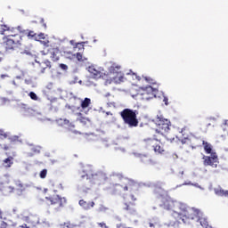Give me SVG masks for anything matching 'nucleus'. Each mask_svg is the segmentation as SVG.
Masks as SVG:
<instances>
[{"mask_svg": "<svg viewBox=\"0 0 228 228\" xmlns=\"http://www.w3.org/2000/svg\"><path fill=\"white\" fill-rule=\"evenodd\" d=\"M200 215V210L195 208H187L182 210V212H177L173 210L172 216L176 220V222H181L183 224H191V221L197 220Z\"/></svg>", "mask_w": 228, "mask_h": 228, "instance_id": "obj_1", "label": "nucleus"}, {"mask_svg": "<svg viewBox=\"0 0 228 228\" xmlns=\"http://www.w3.org/2000/svg\"><path fill=\"white\" fill-rule=\"evenodd\" d=\"M121 118H123L124 124H126L129 127H138V110H133L131 109H124L119 113Z\"/></svg>", "mask_w": 228, "mask_h": 228, "instance_id": "obj_2", "label": "nucleus"}, {"mask_svg": "<svg viewBox=\"0 0 228 228\" xmlns=\"http://www.w3.org/2000/svg\"><path fill=\"white\" fill-rule=\"evenodd\" d=\"M121 69L120 65L115 63L109 68V73L112 74L113 77L110 79H106V85H111L112 83L120 85V83H124V74Z\"/></svg>", "mask_w": 228, "mask_h": 228, "instance_id": "obj_3", "label": "nucleus"}, {"mask_svg": "<svg viewBox=\"0 0 228 228\" xmlns=\"http://www.w3.org/2000/svg\"><path fill=\"white\" fill-rule=\"evenodd\" d=\"M143 145L146 149H152L156 154H165V147H163L161 139L157 137L144 139Z\"/></svg>", "mask_w": 228, "mask_h": 228, "instance_id": "obj_4", "label": "nucleus"}, {"mask_svg": "<svg viewBox=\"0 0 228 228\" xmlns=\"http://www.w3.org/2000/svg\"><path fill=\"white\" fill-rule=\"evenodd\" d=\"M5 38L6 40L4 43L5 51H14L22 42V36L20 35H7Z\"/></svg>", "mask_w": 228, "mask_h": 228, "instance_id": "obj_5", "label": "nucleus"}, {"mask_svg": "<svg viewBox=\"0 0 228 228\" xmlns=\"http://www.w3.org/2000/svg\"><path fill=\"white\" fill-rule=\"evenodd\" d=\"M43 45L45 48L43 50L44 54H51L50 58L52 61H60V56L61 55V52L58 46L49 45V40L43 41Z\"/></svg>", "mask_w": 228, "mask_h": 228, "instance_id": "obj_6", "label": "nucleus"}, {"mask_svg": "<svg viewBox=\"0 0 228 228\" xmlns=\"http://www.w3.org/2000/svg\"><path fill=\"white\" fill-rule=\"evenodd\" d=\"M157 126L156 133L163 134V133H168L170 131V120L165 118L163 115H157L154 119Z\"/></svg>", "mask_w": 228, "mask_h": 228, "instance_id": "obj_7", "label": "nucleus"}, {"mask_svg": "<svg viewBox=\"0 0 228 228\" xmlns=\"http://www.w3.org/2000/svg\"><path fill=\"white\" fill-rule=\"evenodd\" d=\"M28 188V184L23 183L20 180H15L13 186L8 187L9 193H15V195H18V197H20L24 195V192L26 191Z\"/></svg>", "mask_w": 228, "mask_h": 228, "instance_id": "obj_8", "label": "nucleus"}, {"mask_svg": "<svg viewBox=\"0 0 228 228\" xmlns=\"http://www.w3.org/2000/svg\"><path fill=\"white\" fill-rule=\"evenodd\" d=\"M134 184V182L131 180H125L123 184L116 183L112 185L110 190L112 193H122L123 191H127L128 190H131Z\"/></svg>", "mask_w": 228, "mask_h": 228, "instance_id": "obj_9", "label": "nucleus"}, {"mask_svg": "<svg viewBox=\"0 0 228 228\" xmlns=\"http://www.w3.org/2000/svg\"><path fill=\"white\" fill-rule=\"evenodd\" d=\"M202 159L204 167H211L212 168H217L220 163L218 154L216 153H212L210 156L204 155Z\"/></svg>", "mask_w": 228, "mask_h": 228, "instance_id": "obj_10", "label": "nucleus"}, {"mask_svg": "<svg viewBox=\"0 0 228 228\" xmlns=\"http://www.w3.org/2000/svg\"><path fill=\"white\" fill-rule=\"evenodd\" d=\"M45 200L50 202L51 206H56L57 208H63L67 204V199L61 198L58 194L45 197Z\"/></svg>", "mask_w": 228, "mask_h": 228, "instance_id": "obj_11", "label": "nucleus"}, {"mask_svg": "<svg viewBox=\"0 0 228 228\" xmlns=\"http://www.w3.org/2000/svg\"><path fill=\"white\" fill-rule=\"evenodd\" d=\"M156 94H158V89H154L152 86H147L143 89L142 95L143 101H151V99H154L156 97Z\"/></svg>", "mask_w": 228, "mask_h": 228, "instance_id": "obj_12", "label": "nucleus"}, {"mask_svg": "<svg viewBox=\"0 0 228 228\" xmlns=\"http://www.w3.org/2000/svg\"><path fill=\"white\" fill-rule=\"evenodd\" d=\"M92 179L97 183H104V181H108V174L105 171L100 170L95 174H92Z\"/></svg>", "mask_w": 228, "mask_h": 228, "instance_id": "obj_13", "label": "nucleus"}, {"mask_svg": "<svg viewBox=\"0 0 228 228\" xmlns=\"http://www.w3.org/2000/svg\"><path fill=\"white\" fill-rule=\"evenodd\" d=\"M18 31H20V33H23L25 35V37H28V39L30 40H36L37 39V33H35V31L33 30H22L21 27H18L17 28Z\"/></svg>", "mask_w": 228, "mask_h": 228, "instance_id": "obj_14", "label": "nucleus"}, {"mask_svg": "<svg viewBox=\"0 0 228 228\" xmlns=\"http://www.w3.org/2000/svg\"><path fill=\"white\" fill-rule=\"evenodd\" d=\"M15 152H12V156H9L3 160L2 166L4 167V168H12L13 165V158H15Z\"/></svg>", "mask_w": 228, "mask_h": 228, "instance_id": "obj_15", "label": "nucleus"}, {"mask_svg": "<svg viewBox=\"0 0 228 228\" xmlns=\"http://www.w3.org/2000/svg\"><path fill=\"white\" fill-rule=\"evenodd\" d=\"M88 72H90L92 77H94V79H100V77H102V73L97 69H95V68L94 67H89L88 68Z\"/></svg>", "mask_w": 228, "mask_h": 228, "instance_id": "obj_16", "label": "nucleus"}, {"mask_svg": "<svg viewBox=\"0 0 228 228\" xmlns=\"http://www.w3.org/2000/svg\"><path fill=\"white\" fill-rule=\"evenodd\" d=\"M202 145H203V148H204V151H205L206 154L216 153V151H213V145H211V143H209L206 141H203Z\"/></svg>", "mask_w": 228, "mask_h": 228, "instance_id": "obj_17", "label": "nucleus"}, {"mask_svg": "<svg viewBox=\"0 0 228 228\" xmlns=\"http://www.w3.org/2000/svg\"><path fill=\"white\" fill-rule=\"evenodd\" d=\"M78 204L84 209H91V208H94V206H95V202L94 201L86 202L85 201V200H80Z\"/></svg>", "mask_w": 228, "mask_h": 228, "instance_id": "obj_18", "label": "nucleus"}, {"mask_svg": "<svg viewBox=\"0 0 228 228\" xmlns=\"http://www.w3.org/2000/svg\"><path fill=\"white\" fill-rule=\"evenodd\" d=\"M196 222H200L201 227H207L208 225V219L202 217V212H200L199 218L196 219Z\"/></svg>", "mask_w": 228, "mask_h": 228, "instance_id": "obj_19", "label": "nucleus"}, {"mask_svg": "<svg viewBox=\"0 0 228 228\" xmlns=\"http://www.w3.org/2000/svg\"><path fill=\"white\" fill-rule=\"evenodd\" d=\"M216 195L218 197H227L228 198V191H224L222 188H217L214 190Z\"/></svg>", "mask_w": 228, "mask_h": 228, "instance_id": "obj_20", "label": "nucleus"}, {"mask_svg": "<svg viewBox=\"0 0 228 228\" xmlns=\"http://www.w3.org/2000/svg\"><path fill=\"white\" fill-rule=\"evenodd\" d=\"M92 104V100L90 98H85L81 102L82 110H86Z\"/></svg>", "mask_w": 228, "mask_h": 228, "instance_id": "obj_21", "label": "nucleus"}, {"mask_svg": "<svg viewBox=\"0 0 228 228\" xmlns=\"http://www.w3.org/2000/svg\"><path fill=\"white\" fill-rule=\"evenodd\" d=\"M138 158L142 163H149L151 161V156L146 154H139Z\"/></svg>", "mask_w": 228, "mask_h": 228, "instance_id": "obj_22", "label": "nucleus"}, {"mask_svg": "<svg viewBox=\"0 0 228 228\" xmlns=\"http://www.w3.org/2000/svg\"><path fill=\"white\" fill-rule=\"evenodd\" d=\"M69 44H71V45H75V47H78L79 51H85V42L75 43L74 40H70Z\"/></svg>", "mask_w": 228, "mask_h": 228, "instance_id": "obj_23", "label": "nucleus"}, {"mask_svg": "<svg viewBox=\"0 0 228 228\" xmlns=\"http://www.w3.org/2000/svg\"><path fill=\"white\" fill-rule=\"evenodd\" d=\"M153 192L156 195H163V193L165 192V190L163 188H161V186L155 185L154 189H153Z\"/></svg>", "mask_w": 228, "mask_h": 228, "instance_id": "obj_24", "label": "nucleus"}, {"mask_svg": "<svg viewBox=\"0 0 228 228\" xmlns=\"http://www.w3.org/2000/svg\"><path fill=\"white\" fill-rule=\"evenodd\" d=\"M36 41L37 42H45L47 41V39H45V35L44 33H40V34H37V37H36Z\"/></svg>", "mask_w": 228, "mask_h": 228, "instance_id": "obj_25", "label": "nucleus"}, {"mask_svg": "<svg viewBox=\"0 0 228 228\" xmlns=\"http://www.w3.org/2000/svg\"><path fill=\"white\" fill-rule=\"evenodd\" d=\"M43 65H45V67H44L41 69V74H44V72H45L46 69H51V62L49 61V60H46L43 62Z\"/></svg>", "mask_w": 228, "mask_h": 228, "instance_id": "obj_26", "label": "nucleus"}, {"mask_svg": "<svg viewBox=\"0 0 228 228\" xmlns=\"http://www.w3.org/2000/svg\"><path fill=\"white\" fill-rule=\"evenodd\" d=\"M174 206H175V204L173 201H167L165 203V208L167 210L174 209Z\"/></svg>", "mask_w": 228, "mask_h": 228, "instance_id": "obj_27", "label": "nucleus"}, {"mask_svg": "<svg viewBox=\"0 0 228 228\" xmlns=\"http://www.w3.org/2000/svg\"><path fill=\"white\" fill-rule=\"evenodd\" d=\"M77 61H86L88 60L86 57H83V54L81 53H77L76 54Z\"/></svg>", "mask_w": 228, "mask_h": 228, "instance_id": "obj_28", "label": "nucleus"}, {"mask_svg": "<svg viewBox=\"0 0 228 228\" xmlns=\"http://www.w3.org/2000/svg\"><path fill=\"white\" fill-rule=\"evenodd\" d=\"M39 177H40V179H45L47 177V169H43L39 173Z\"/></svg>", "mask_w": 228, "mask_h": 228, "instance_id": "obj_29", "label": "nucleus"}, {"mask_svg": "<svg viewBox=\"0 0 228 228\" xmlns=\"http://www.w3.org/2000/svg\"><path fill=\"white\" fill-rule=\"evenodd\" d=\"M133 206H134V204H133V203H130V204L126 203L124 209L126 211H133Z\"/></svg>", "mask_w": 228, "mask_h": 228, "instance_id": "obj_30", "label": "nucleus"}, {"mask_svg": "<svg viewBox=\"0 0 228 228\" xmlns=\"http://www.w3.org/2000/svg\"><path fill=\"white\" fill-rule=\"evenodd\" d=\"M28 95L32 101H38V96L37 94H35V92H30Z\"/></svg>", "mask_w": 228, "mask_h": 228, "instance_id": "obj_31", "label": "nucleus"}, {"mask_svg": "<svg viewBox=\"0 0 228 228\" xmlns=\"http://www.w3.org/2000/svg\"><path fill=\"white\" fill-rule=\"evenodd\" d=\"M1 29H2V35H4V31H10V27L6 25H2Z\"/></svg>", "mask_w": 228, "mask_h": 228, "instance_id": "obj_32", "label": "nucleus"}, {"mask_svg": "<svg viewBox=\"0 0 228 228\" xmlns=\"http://www.w3.org/2000/svg\"><path fill=\"white\" fill-rule=\"evenodd\" d=\"M63 227L67 228H74V224H70V222L64 223Z\"/></svg>", "mask_w": 228, "mask_h": 228, "instance_id": "obj_33", "label": "nucleus"}, {"mask_svg": "<svg viewBox=\"0 0 228 228\" xmlns=\"http://www.w3.org/2000/svg\"><path fill=\"white\" fill-rule=\"evenodd\" d=\"M60 69H61L62 70H68L69 69V66H67L66 64L61 63L59 65Z\"/></svg>", "mask_w": 228, "mask_h": 228, "instance_id": "obj_34", "label": "nucleus"}, {"mask_svg": "<svg viewBox=\"0 0 228 228\" xmlns=\"http://www.w3.org/2000/svg\"><path fill=\"white\" fill-rule=\"evenodd\" d=\"M40 23L42 24L43 28H45V29H47V24H45V22L44 21V18L40 19Z\"/></svg>", "mask_w": 228, "mask_h": 228, "instance_id": "obj_35", "label": "nucleus"}, {"mask_svg": "<svg viewBox=\"0 0 228 228\" xmlns=\"http://www.w3.org/2000/svg\"><path fill=\"white\" fill-rule=\"evenodd\" d=\"M0 228H8V224H6V222L3 221L0 224Z\"/></svg>", "mask_w": 228, "mask_h": 228, "instance_id": "obj_36", "label": "nucleus"}, {"mask_svg": "<svg viewBox=\"0 0 228 228\" xmlns=\"http://www.w3.org/2000/svg\"><path fill=\"white\" fill-rule=\"evenodd\" d=\"M0 136H3V138H8V134L3 131H0Z\"/></svg>", "mask_w": 228, "mask_h": 228, "instance_id": "obj_37", "label": "nucleus"}, {"mask_svg": "<svg viewBox=\"0 0 228 228\" xmlns=\"http://www.w3.org/2000/svg\"><path fill=\"white\" fill-rule=\"evenodd\" d=\"M11 142H19V136L14 135L13 137L11 138Z\"/></svg>", "mask_w": 228, "mask_h": 228, "instance_id": "obj_38", "label": "nucleus"}, {"mask_svg": "<svg viewBox=\"0 0 228 228\" xmlns=\"http://www.w3.org/2000/svg\"><path fill=\"white\" fill-rule=\"evenodd\" d=\"M99 227L101 228H108V226H106L105 223H98Z\"/></svg>", "mask_w": 228, "mask_h": 228, "instance_id": "obj_39", "label": "nucleus"}, {"mask_svg": "<svg viewBox=\"0 0 228 228\" xmlns=\"http://www.w3.org/2000/svg\"><path fill=\"white\" fill-rule=\"evenodd\" d=\"M3 60H4V54H3V53L0 52V63L1 61H3Z\"/></svg>", "mask_w": 228, "mask_h": 228, "instance_id": "obj_40", "label": "nucleus"}, {"mask_svg": "<svg viewBox=\"0 0 228 228\" xmlns=\"http://www.w3.org/2000/svg\"><path fill=\"white\" fill-rule=\"evenodd\" d=\"M145 81H147L148 83H152V81H154L152 78L151 77H145Z\"/></svg>", "mask_w": 228, "mask_h": 228, "instance_id": "obj_41", "label": "nucleus"}, {"mask_svg": "<svg viewBox=\"0 0 228 228\" xmlns=\"http://www.w3.org/2000/svg\"><path fill=\"white\" fill-rule=\"evenodd\" d=\"M4 151H10V146L8 145H4V147L2 146V148Z\"/></svg>", "mask_w": 228, "mask_h": 228, "instance_id": "obj_42", "label": "nucleus"}, {"mask_svg": "<svg viewBox=\"0 0 228 228\" xmlns=\"http://www.w3.org/2000/svg\"><path fill=\"white\" fill-rule=\"evenodd\" d=\"M164 102H165L166 106H168V98L165 97Z\"/></svg>", "mask_w": 228, "mask_h": 228, "instance_id": "obj_43", "label": "nucleus"}, {"mask_svg": "<svg viewBox=\"0 0 228 228\" xmlns=\"http://www.w3.org/2000/svg\"><path fill=\"white\" fill-rule=\"evenodd\" d=\"M111 96V94H110V93H107L105 95H104V97H110Z\"/></svg>", "mask_w": 228, "mask_h": 228, "instance_id": "obj_44", "label": "nucleus"}, {"mask_svg": "<svg viewBox=\"0 0 228 228\" xmlns=\"http://www.w3.org/2000/svg\"><path fill=\"white\" fill-rule=\"evenodd\" d=\"M4 77H8V75H1L2 79H4Z\"/></svg>", "mask_w": 228, "mask_h": 228, "instance_id": "obj_45", "label": "nucleus"}, {"mask_svg": "<svg viewBox=\"0 0 228 228\" xmlns=\"http://www.w3.org/2000/svg\"><path fill=\"white\" fill-rule=\"evenodd\" d=\"M187 140H188L187 138L182 140V143H183V144L186 143V141H187Z\"/></svg>", "mask_w": 228, "mask_h": 228, "instance_id": "obj_46", "label": "nucleus"}, {"mask_svg": "<svg viewBox=\"0 0 228 228\" xmlns=\"http://www.w3.org/2000/svg\"><path fill=\"white\" fill-rule=\"evenodd\" d=\"M132 200H136V198H134V195H131Z\"/></svg>", "mask_w": 228, "mask_h": 228, "instance_id": "obj_47", "label": "nucleus"}, {"mask_svg": "<svg viewBox=\"0 0 228 228\" xmlns=\"http://www.w3.org/2000/svg\"><path fill=\"white\" fill-rule=\"evenodd\" d=\"M9 35H20V34H15L13 31H11Z\"/></svg>", "mask_w": 228, "mask_h": 228, "instance_id": "obj_48", "label": "nucleus"}, {"mask_svg": "<svg viewBox=\"0 0 228 228\" xmlns=\"http://www.w3.org/2000/svg\"><path fill=\"white\" fill-rule=\"evenodd\" d=\"M106 115H113L111 112H106Z\"/></svg>", "mask_w": 228, "mask_h": 228, "instance_id": "obj_49", "label": "nucleus"}, {"mask_svg": "<svg viewBox=\"0 0 228 228\" xmlns=\"http://www.w3.org/2000/svg\"><path fill=\"white\" fill-rule=\"evenodd\" d=\"M184 131H186V128L182 129V133H184Z\"/></svg>", "mask_w": 228, "mask_h": 228, "instance_id": "obj_50", "label": "nucleus"}, {"mask_svg": "<svg viewBox=\"0 0 228 228\" xmlns=\"http://www.w3.org/2000/svg\"><path fill=\"white\" fill-rule=\"evenodd\" d=\"M82 177H88V175L86 174V175H82Z\"/></svg>", "mask_w": 228, "mask_h": 228, "instance_id": "obj_51", "label": "nucleus"}, {"mask_svg": "<svg viewBox=\"0 0 228 228\" xmlns=\"http://www.w3.org/2000/svg\"><path fill=\"white\" fill-rule=\"evenodd\" d=\"M1 149H3V145L0 144V151H1Z\"/></svg>", "mask_w": 228, "mask_h": 228, "instance_id": "obj_52", "label": "nucleus"}, {"mask_svg": "<svg viewBox=\"0 0 228 228\" xmlns=\"http://www.w3.org/2000/svg\"><path fill=\"white\" fill-rule=\"evenodd\" d=\"M174 140H175V139L173 138L172 140H170V142H174Z\"/></svg>", "mask_w": 228, "mask_h": 228, "instance_id": "obj_53", "label": "nucleus"}, {"mask_svg": "<svg viewBox=\"0 0 228 228\" xmlns=\"http://www.w3.org/2000/svg\"><path fill=\"white\" fill-rule=\"evenodd\" d=\"M1 215H2V212H1V210H0V218H1Z\"/></svg>", "mask_w": 228, "mask_h": 228, "instance_id": "obj_54", "label": "nucleus"}, {"mask_svg": "<svg viewBox=\"0 0 228 228\" xmlns=\"http://www.w3.org/2000/svg\"><path fill=\"white\" fill-rule=\"evenodd\" d=\"M137 79H138V81H140V77H138Z\"/></svg>", "mask_w": 228, "mask_h": 228, "instance_id": "obj_55", "label": "nucleus"}, {"mask_svg": "<svg viewBox=\"0 0 228 228\" xmlns=\"http://www.w3.org/2000/svg\"><path fill=\"white\" fill-rule=\"evenodd\" d=\"M150 227H152V224H150Z\"/></svg>", "mask_w": 228, "mask_h": 228, "instance_id": "obj_56", "label": "nucleus"}]
</instances>
